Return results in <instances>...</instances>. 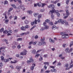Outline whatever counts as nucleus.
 Returning a JSON list of instances; mask_svg holds the SVG:
<instances>
[{"mask_svg": "<svg viewBox=\"0 0 73 73\" xmlns=\"http://www.w3.org/2000/svg\"><path fill=\"white\" fill-rule=\"evenodd\" d=\"M37 21L36 19L35 20V21L33 22H31V24L32 25H33L34 24H37Z\"/></svg>", "mask_w": 73, "mask_h": 73, "instance_id": "9", "label": "nucleus"}, {"mask_svg": "<svg viewBox=\"0 0 73 73\" xmlns=\"http://www.w3.org/2000/svg\"><path fill=\"white\" fill-rule=\"evenodd\" d=\"M62 21V19H60L59 20H58L57 22H55L54 24H57V23H60L61 21Z\"/></svg>", "mask_w": 73, "mask_h": 73, "instance_id": "14", "label": "nucleus"}, {"mask_svg": "<svg viewBox=\"0 0 73 73\" xmlns=\"http://www.w3.org/2000/svg\"><path fill=\"white\" fill-rule=\"evenodd\" d=\"M49 41L50 42H52V43H54V40H52L51 38H50Z\"/></svg>", "mask_w": 73, "mask_h": 73, "instance_id": "16", "label": "nucleus"}, {"mask_svg": "<svg viewBox=\"0 0 73 73\" xmlns=\"http://www.w3.org/2000/svg\"><path fill=\"white\" fill-rule=\"evenodd\" d=\"M10 67L12 69H14V68L13 67V66L12 65H10Z\"/></svg>", "mask_w": 73, "mask_h": 73, "instance_id": "51", "label": "nucleus"}, {"mask_svg": "<svg viewBox=\"0 0 73 73\" xmlns=\"http://www.w3.org/2000/svg\"><path fill=\"white\" fill-rule=\"evenodd\" d=\"M21 29L22 31H25V28L24 26L21 27Z\"/></svg>", "mask_w": 73, "mask_h": 73, "instance_id": "19", "label": "nucleus"}, {"mask_svg": "<svg viewBox=\"0 0 73 73\" xmlns=\"http://www.w3.org/2000/svg\"><path fill=\"white\" fill-rule=\"evenodd\" d=\"M5 47H1L0 48V49L1 50L2 49H5Z\"/></svg>", "mask_w": 73, "mask_h": 73, "instance_id": "53", "label": "nucleus"}, {"mask_svg": "<svg viewBox=\"0 0 73 73\" xmlns=\"http://www.w3.org/2000/svg\"><path fill=\"white\" fill-rule=\"evenodd\" d=\"M17 61L16 60H15L14 62H13L12 61H11L10 63L11 64H15L17 63Z\"/></svg>", "mask_w": 73, "mask_h": 73, "instance_id": "17", "label": "nucleus"}, {"mask_svg": "<svg viewBox=\"0 0 73 73\" xmlns=\"http://www.w3.org/2000/svg\"><path fill=\"white\" fill-rule=\"evenodd\" d=\"M56 13L58 17H59L60 16V14L58 13V12Z\"/></svg>", "mask_w": 73, "mask_h": 73, "instance_id": "26", "label": "nucleus"}, {"mask_svg": "<svg viewBox=\"0 0 73 73\" xmlns=\"http://www.w3.org/2000/svg\"><path fill=\"white\" fill-rule=\"evenodd\" d=\"M3 15L4 16H5V19H8V17H7V14H6L3 13Z\"/></svg>", "mask_w": 73, "mask_h": 73, "instance_id": "20", "label": "nucleus"}, {"mask_svg": "<svg viewBox=\"0 0 73 73\" xmlns=\"http://www.w3.org/2000/svg\"><path fill=\"white\" fill-rule=\"evenodd\" d=\"M28 13L30 14H31L32 13V11H28Z\"/></svg>", "mask_w": 73, "mask_h": 73, "instance_id": "37", "label": "nucleus"}, {"mask_svg": "<svg viewBox=\"0 0 73 73\" xmlns=\"http://www.w3.org/2000/svg\"><path fill=\"white\" fill-rule=\"evenodd\" d=\"M18 9H23V11L25 10V9L24 8V5H23L22 6H19L18 7Z\"/></svg>", "mask_w": 73, "mask_h": 73, "instance_id": "7", "label": "nucleus"}, {"mask_svg": "<svg viewBox=\"0 0 73 73\" xmlns=\"http://www.w3.org/2000/svg\"><path fill=\"white\" fill-rule=\"evenodd\" d=\"M44 11H45V10H44V9H41V10H40V12H44Z\"/></svg>", "mask_w": 73, "mask_h": 73, "instance_id": "61", "label": "nucleus"}, {"mask_svg": "<svg viewBox=\"0 0 73 73\" xmlns=\"http://www.w3.org/2000/svg\"><path fill=\"white\" fill-rule=\"evenodd\" d=\"M37 13H35L34 14V16H35V17H36L37 16Z\"/></svg>", "mask_w": 73, "mask_h": 73, "instance_id": "58", "label": "nucleus"}, {"mask_svg": "<svg viewBox=\"0 0 73 73\" xmlns=\"http://www.w3.org/2000/svg\"><path fill=\"white\" fill-rule=\"evenodd\" d=\"M69 0H67L66 1V3L67 4H69Z\"/></svg>", "mask_w": 73, "mask_h": 73, "instance_id": "49", "label": "nucleus"}, {"mask_svg": "<svg viewBox=\"0 0 73 73\" xmlns=\"http://www.w3.org/2000/svg\"><path fill=\"white\" fill-rule=\"evenodd\" d=\"M4 60V58L2 56L1 57V60Z\"/></svg>", "mask_w": 73, "mask_h": 73, "instance_id": "56", "label": "nucleus"}, {"mask_svg": "<svg viewBox=\"0 0 73 73\" xmlns=\"http://www.w3.org/2000/svg\"><path fill=\"white\" fill-rule=\"evenodd\" d=\"M37 44V42L35 41V42H33V45H36Z\"/></svg>", "mask_w": 73, "mask_h": 73, "instance_id": "40", "label": "nucleus"}, {"mask_svg": "<svg viewBox=\"0 0 73 73\" xmlns=\"http://www.w3.org/2000/svg\"><path fill=\"white\" fill-rule=\"evenodd\" d=\"M3 66V64L2 63H0V66L1 67H1Z\"/></svg>", "mask_w": 73, "mask_h": 73, "instance_id": "42", "label": "nucleus"}, {"mask_svg": "<svg viewBox=\"0 0 73 73\" xmlns=\"http://www.w3.org/2000/svg\"><path fill=\"white\" fill-rule=\"evenodd\" d=\"M45 41V38H43V39L41 38V42H39L38 43V45H39V46H41V45H45L46 44V42H44Z\"/></svg>", "mask_w": 73, "mask_h": 73, "instance_id": "1", "label": "nucleus"}, {"mask_svg": "<svg viewBox=\"0 0 73 73\" xmlns=\"http://www.w3.org/2000/svg\"><path fill=\"white\" fill-rule=\"evenodd\" d=\"M38 6V7H40L41 5H40V4L39 3H37L36 4H34V7H37V6Z\"/></svg>", "mask_w": 73, "mask_h": 73, "instance_id": "18", "label": "nucleus"}, {"mask_svg": "<svg viewBox=\"0 0 73 73\" xmlns=\"http://www.w3.org/2000/svg\"><path fill=\"white\" fill-rule=\"evenodd\" d=\"M62 38H65V35H62Z\"/></svg>", "mask_w": 73, "mask_h": 73, "instance_id": "48", "label": "nucleus"}, {"mask_svg": "<svg viewBox=\"0 0 73 73\" xmlns=\"http://www.w3.org/2000/svg\"><path fill=\"white\" fill-rule=\"evenodd\" d=\"M42 57L41 56L40 58H39V61H42Z\"/></svg>", "mask_w": 73, "mask_h": 73, "instance_id": "57", "label": "nucleus"}, {"mask_svg": "<svg viewBox=\"0 0 73 73\" xmlns=\"http://www.w3.org/2000/svg\"><path fill=\"white\" fill-rule=\"evenodd\" d=\"M7 36H9L11 35V34L12 33V31L11 30H9V31H7Z\"/></svg>", "mask_w": 73, "mask_h": 73, "instance_id": "11", "label": "nucleus"}, {"mask_svg": "<svg viewBox=\"0 0 73 73\" xmlns=\"http://www.w3.org/2000/svg\"><path fill=\"white\" fill-rule=\"evenodd\" d=\"M8 2L7 1H5L4 2V4H8Z\"/></svg>", "mask_w": 73, "mask_h": 73, "instance_id": "47", "label": "nucleus"}, {"mask_svg": "<svg viewBox=\"0 0 73 73\" xmlns=\"http://www.w3.org/2000/svg\"><path fill=\"white\" fill-rule=\"evenodd\" d=\"M51 18L52 19H54V15H53V14H52L51 15Z\"/></svg>", "mask_w": 73, "mask_h": 73, "instance_id": "35", "label": "nucleus"}, {"mask_svg": "<svg viewBox=\"0 0 73 73\" xmlns=\"http://www.w3.org/2000/svg\"><path fill=\"white\" fill-rule=\"evenodd\" d=\"M72 45H73V42H71L70 43V47H71Z\"/></svg>", "mask_w": 73, "mask_h": 73, "instance_id": "32", "label": "nucleus"}, {"mask_svg": "<svg viewBox=\"0 0 73 73\" xmlns=\"http://www.w3.org/2000/svg\"><path fill=\"white\" fill-rule=\"evenodd\" d=\"M25 23L26 24H28L29 23V21L28 20L25 21Z\"/></svg>", "mask_w": 73, "mask_h": 73, "instance_id": "29", "label": "nucleus"}, {"mask_svg": "<svg viewBox=\"0 0 73 73\" xmlns=\"http://www.w3.org/2000/svg\"><path fill=\"white\" fill-rule=\"evenodd\" d=\"M49 25H53V23L52 22H50L49 23Z\"/></svg>", "mask_w": 73, "mask_h": 73, "instance_id": "43", "label": "nucleus"}, {"mask_svg": "<svg viewBox=\"0 0 73 73\" xmlns=\"http://www.w3.org/2000/svg\"><path fill=\"white\" fill-rule=\"evenodd\" d=\"M25 28H29V26L28 25H26L25 26Z\"/></svg>", "mask_w": 73, "mask_h": 73, "instance_id": "64", "label": "nucleus"}, {"mask_svg": "<svg viewBox=\"0 0 73 73\" xmlns=\"http://www.w3.org/2000/svg\"><path fill=\"white\" fill-rule=\"evenodd\" d=\"M57 5L58 7H60L61 6V3H58Z\"/></svg>", "mask_w": 73, "mask_h": 73, "instance_id": "59", "label": "nucleus"}, {"mask_svg": "<svg viewBox=\"0 0 73 73\" xmlns=\"http://www.w3.org/2000/svg\"><path fill=\"white\" fill-rule=\"evenodd\" d=\"M54 28H56V26L55 25H54L52 27V29H54Z\"/></svg>", "mask_w": 73, "mask_h": 73, "instance_id": "46", "label": "nucleus"}, {"mask_svg": "<svg viewBox=\"0 0 73 73\" xmlns=\"http://www.w3.org/2000/svg\"><path fill=\"white\" fill-rule=\"evenodd\" d=\"M46 22H44L43 23V25H44V28L45 29H48L49 28V26L46 25V23H49L50 21V20L48 19L46 20L45 21Z\"/></svg>", "mask_w": 73, "mask_h": 73, "instance_id": "2", "label": "nucleus"}, {"mask_svg": "<svg viewBox=\"0 0 73 73\" xmlns=\"http://www.w3.org/2000/svg\"><path fill=\"white\" fill-rule=\"evenodd\" d=\"M16 69H17L18 71H19L20 69H21V67H20L18 66H17L16 67Z\"/></svg>", "mask_w": 73, "mask_h": 73, "instance_id": "15", "label": "nucleus"}, {"mask_svg": "<svg viewBox=\"0 0 73 73\" xmlns=\"http://www.w3.org/2000/svg\"><path fill=\"white\" fill-rule=\"evenodd\" d=\"M36 50H33L32 52V53H33V54H35V53H36Z\"/></svg>", "mask_w": 73, "mask_h": 73, "instance_id": "28", "label": "nucleus"}, {"mask_svg": "<svg viewBox=\"0 0 73 73\" xmlns=\"http://www.w3.org/2000/svg\"><path fill=\"white\" fill-rule=\"evenodd\" d=\"M44 28L43 27L41 28V29H40V31H44Z\"/></svg>", "mask_w": 73, "mask_h": 73, "instance_id": "63", "label": "nucleus"}, {"mask_svg": "<svg viewBox=\"0 0 73 73\" xmlns=\"http://www.w3.org/2000/svg\"><path fill=\"white\" fill-rule=\"evenodd\" d=\"M0 31L1 32H3L4 31V28H2L0 30Z\"/></svg>", "mask_w": 73, "mask_h": 73, "instance_id": "38", "label": "nucleus"}, {"mask_svg": "<svg viewBox=\"0 0 73 73\" xmlns=\"http://www.w3.org/2000/svg\"><path fill=\"white\" fill-rule=\"evenodd\" d=\"M61 35H62V36H64L66 34H65V33L64 32H62L60 33Z\"/></svg>", "mask_w": 73, "mask_h": 73, "instance_id": "27", "label": "nucleus"}, {"mask_svg": "<svg viewBox=\"0 0 73 73\" xmlns=\"http://www.w3.org/2000/svg\"><path fill=\"white\" fill-rule=\"evenodd\" d=\"M36 66V64H32V66L31 67V70H33L34 67Z\"/></svg>", "mask_w": 73, "mask_h": 73, "instance_id": "13", "label": "nucleus"}, {"mask_svg": "<svg viewBox=\"0 0 73 73\" xmlns=\"http://www.w3.org/2000/svg\"><path fill=\"white\" fill-rule=\"evenodd\" d=\"M58 57H62V54H60L59 55Z\"/></svg>", "mask_w": 73, "mask_h": 73, "instance_id": "62", "label": "nucleus"}, {"mask_svg": "<svg viewBox=\"0 0 73 73\" xmlns=\"http://www.w3.org/2000/svg\"><path fill=\"white\" fill-rule=\"evenodd\" d=\"M11 6H12V7H13L14 8H16V5L14 4H11Z\"/></svg>", "mask_w": 73, "mask_h": 73, "instance_id": "24", "label": "nucleus"}, {"mask_svg": "<svg viewBox=\"0 0 73 73\" xmlns=\"http://www.w3.org/2000/svg\"><path fill=\"white\" fill-rule=\"evenodd\" d=\"M24 50L25 52H22L21 53V55H26L27 52V50Z\"/></svg>", "mask_w": 73, "mask_h": 73, "instance_id": "8", "label": "nucleus"}, {"mask_svg": "<svg viewBox=\"0 0 73 73\" xmlns=\"http://www.w3.org/2000/svg\"><path fill=\"white\" fill-rule=\"evenodd\" d=\"M44 64L45 65L44 66V69H47V66H49V62H45L44 63Z\"/></svg>", "mask_w": 73, "mask_h": 73, "instance_id": "5", "label": "nucleus"}, {"mask_svg": "<svg viewBox=\"0 0 73 73\" xmlns=\"http://www.w3.org/2000/svg\"><path fill=\"white\" fill-rule=\"evenodd\" d=\"M66 15L65 17H64V19H66L69 16V15H70V13H69V10L68 9L66 10Z\"/></svg>", "mask_w": 73, "mask_h": 73, "instance_id": "3", "label": "nucleus"}, {"mask_svg": "<svg viewBox=\"0 0 73 73\" xmlns=\"http://www.w3.org/2000/svg\"><path fill=\"white\" fill-rule=\"evenodd\" d=\"M4 62H8V61H9V59H4Z\"/></svg>", "mask_w": 73, "mask_h": 73, "instance_id": "21", "label": "nucleus"}, {"mask_svg": "<svg viewBox=\"0 0 73 73\" xmlns=\"http://www.w3.org/2000/svg\"><path fill=\"white\" fill-rule=\"evenodd\" d=\"M17 48L18 49H20L21 48V46H20V45H19L17 46Z\"/></svg>", "mask_w": 73, "mask_h": 73, "instance_id": "45", "label": "nucleus"}, {"mask_svg": "<svg viewBox=\"0 0 73 73\" xmlns=\"http://www.w3.org/2000/svg\"><path fill=\"white\" fill-rule=\"evenodd\" d=\"M40 55V54H36L35 55V57H38Z\"/></svg>", "mask_w": 73, "mask_h": 73, "instance_id": "33", "label": "nucleus"}, {"mask_svg": "<svg viewBox=\"0 0 73 73\" xmlns=\"http://www.w3.org/2000/svg\"><path fill=\"white\" fill-rule=\"evenodd\" d=\"M12 10H13V8H11L8 11V12H11L12 11Z\"/></svg>", "mask_w": 73, "mask_h": 73, "instance_id": "31", "label": "nucleus"}, {"mask_svg": "<svg viewBox=\"0 0 73 73\" xmlns=\"http://www.w3.org/2000/svg\"><path fill=\"white\" fill-rule=\"evenodd\" d=\"M9 22V19H6L5 21V23H6L7 24L8 23V22Z\"/></svg>", "mask_w": 73, "mask_h": 73, "instance_id": "23", "label": "nucleus"}, {"mask_svg": "<svg viewBox=\"0 0 73 73\" xmlns=\"http://www.w3.org/2000/svg\"><path fill=\"white\" fill-rule=\"evenodd\" d=\"M61 22L62 24H64L65 22L64 21H62V20L61 21Z\"/></svg>", "mask_w": 73, "mask_h": 73, "instance_id": "41", "label": "nucleus"}, {"mask_svg": "<svg viewBox=\"0 0 73 73\" xmlns=\"http://www.w3.org/2000/svg\"><path fill=\"white\" fill-rule=\"evenodd\" d=\"M5 41L6 42V44H8V40L6 39L5 40Z\"/></svg>", "mask_w": 73, "mask_h": 73, "instance_id": "54", "label": "nucleus"}, {"mask_svg": "<svg viewBox=\"0 0 73 73\" xmlns=\"http://www.w3.org/2000/svg\"><path fill=\"white\" fill-rule=\"evenodd\" d=\"M13 32L14 33H16V32H18V30H14Z\"/></svg>", "mask_w": 73, "mask_h": 73, "instance_id": "52", "label": "nucleus"}, {"mask_svg": "<svg viewBox=\"0 0 73 73\" xmlns=\"http://www.w3.org/2000/svg\"><path fill=\"white\" fill-rule=\"evenodd\" d=\"M51 71H52V72H56L57 70H56V69H55L54 68H52V69H51Z\"/></svg>", "mask_w": 73, "mask_h": 73, "instance_id": "22", "label": "nucleus"}, {"mask_svg": "<svg viewBox=\"0 0 73 73\" xmlns=\"http://www.w3.org/2000/svg\"><path fill=\"white\" fill-rule=\"evenodd\" d=\"M34 62V61L33 60V58H30V60H28L27 61V62L28 63V62Z\"/></svg>", "mask_w": 73, "mask_h": 73, "instance_id": "10", "label": "nucleus"}, {"mask_svg": "<svg viewBox=\"0 0 73 73\" xmlns=\"http://www.w3.org/2000/svg\"><path fill=\"white\" fill-rule=\"evenodd\" d=\"M41 14H40L39 15L38 17V19H41Z\"/></svg>", "mask_w": 73, "mask_h": 73, "instance_id": "30", "label": "nucleus"}, {"mask_svg": "<svg viewBox=\"0 0 73 73\" xmlns=\"http://www.w3.org/2000/svg\"><path fill=\"white\" fill-rule=\"evenodd\" d=\"M54 12L57 13V12H58V10H55L54 9L53 10L50 11L49 13H53Z\"/></svg>", "mask_w": 73, "mask_h": 73, "instance_id": "6", "label": "nucleus"}, {"mask_svg": "<svg viewBox=\"0 0 73 73\" xmlns=\"http://www.w3.org/2000/svg\"><path fill=\"white\" fill-rule=\"evenodd\" d=\"M52 8V9H53L54 8V5H50L48 6V7L49 8Z\"/></svg>", "mask_w": 73, "mask_h": 73, "instance_id": "12", "label": "nucleus"}, {"mask_svg": "<svg viewBox=\"0 0 73 73\" xmlns=\"http://www.w3.org/2000/svg\"><path fill=\"white\" fill-rule=\"evenodd\" d=\"M69 38V35H68V34H65V38Z\"/></svg>", "mask_w": 73, "mask_h": 73, "instance_id": "25", "label": "nucleus"}, {"mask_svg": "<svg viewBox=\"0 0 73 73\" xmlns=\"http://www.w3.org/2000/svg\"><path fill=\"white\" fill-rule=\"evenodd\" d=\"M36 27V25H35L31 29L30 31H32L33 29L34 28H35Z\"/></svg>", "mask_w": 73, "mask_h": 73, "instance_id": "36", "label": "nucleus"}, {"mask_svg": "<svg viewBox=\"0 0 73 73\" xmlns=\"http://www.w3.org/2000/svg\"><path fill=\"white\" fill-rule=\"evenodd\" d=\"M22 40H23V38H18L17 39V41H22Z\"/></svg>", "mask_w": 73, "mask_h": 73, "instance_id": "34", "label": "nucleus"}, {"mask_svg": "<svg viewBox=\"0 0 73 73\" xmlns=\"http://www.w3.org/2000/svg\"><path fill=\"white\" fill-rule=\"evenodd\" d=\"M41 50H42V49L38 50L36 52V53H39V52H41Z\"/></svg>", "mask_w": 73, "mask_h": 73, "instance_id": "39", "label": "nucleus"}, {"mask_svg": "<svg viewBox=\"0 0 73 73\" xmlns=\"http://www.w3.org/2000/svg\"><path fill=\"white\" fill-rule=\"evenodd\" d=\"M8 31H7V30H6V31H3V33H8V32H7Z\"/></svg>", "mask_w": 73, "mask_h": 73, "instance_id": "44", "label": "nucleus"}, {"mask_svg": "<svg viewBox=\"0 0 73 73\" xmlns=\"http://www.w3.org/2000/svg\"><path fill=\"white\" fill-rule=\"evenodd\" d=\"M65 51L66 52V53H70V52H72V51L73 50V48H71L69 51V48H67L66 49Z\"/></svg>", "mask_w": 73, "mask_h": 73, "instance_id": "4", "label": "nucleus"}, {"mask_svg": "<svg viewBox=\"0 0 73 73\" xmlns=\"http://www.w3.org/2000/svg\"><path fill=\"white\" fill-rule=\"evenodd\" d=\"M38 35H36L35 36V39H37V38H38Z\"/></svg>", "mask_w": 73, "mask_h": 73, "instance_id": "50", "label": "nucleus"}, {"mask_svg": "<svg viewBox=\"0 0 73 73\" xmlns=\"http://www.w3.org/2000/svg\"><path fill=\"white\" fill-rule=\"evenodd\" d=\"M20 3V4H21V0H17Z\"/></svg>", "mask_w": 73, "mask_h": 73, "instance_id": "55", "label": "nucleus"}, {"mask_svg": "<svg viewBox=\"0 0 73 73\" xmlns=\"http://www.w3.org/2000/svg\"><path fill=\"white\" fill-rule=\"evenodd\" d=\"M33 44V41H32L31 42H30L29 43V45H31V44Z\"/></svg>", "mask_w": 73, "mask_h": 73, "instance_id": "60", "label": "nucleus"}]
</instances>
